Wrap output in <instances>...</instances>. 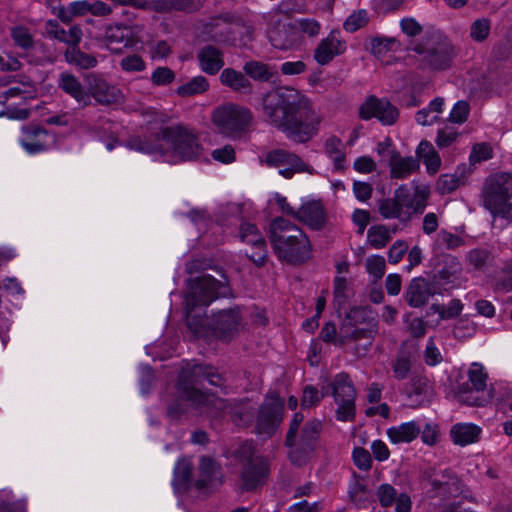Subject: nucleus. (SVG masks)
<instances>
[{"instance_id": "obj_1", "label": "nucleus", "mask_w": 512, "mask_h": 512, "mask_svg": "<svg viewBox=\"0 0 512 512\" xmlns=\"http://www.w3.org/2000/svg\"><path fill=\"white\" fill-rule=\"evenodd\" d=\"M262 111L266 123L296 143H306L315 137L323 120L310 102L293 88L268 92L262 99Z\"/></svg>"}, {"instance_id": "obj_52", "label": "nucleus", "mask_w": 512, "mask_h": 512, "mask_svg": "<svg viewBox=\"0 0 512 512\" xmlns=\"http://www.w3.org/2000/svg\"><path fill=\"white\" fill-rule=\"evenodd\" d=\"M327 394L328 388L326 390L319 391L315 386L307 385L303 389L301 400L302 408H311L318 405Z\"/></svg>"}, {"instance_id": "obj_11", "label": "nucleus", "mask_w": 512, "mask_h": 512, "mask_svg": "<svg viewBox=\"0 0 512 512\" xmlns=\"http://www.w3.org/2000/svg\"><path fill=\"white\" fill-rule=\"evenodd\" d=\"M212 120L223 135L240 138L249 130L253 115L250 109L244 106L226 103L214 110Z\"/></svg>"}, {"instance_id": "obj_62", "label": "nucleus", "mask_w": 512, "mask_h": 512, "mask_svg": "<svg viewBox=\"0 0 512 512\" xmlns=\"http://www.w3.org/2000/svg\"><path fill=\"white\" fill-rule=\"evenodd\" d=\"M490 252L486 249H473L468 255L467 259L475 269H482L490 259Z\"/></svg>"}, {"instance_id": "obj_54", "label": "nucleus", "mask_w": 512, "mask_h": 512, "mask_svg": "<svg viewBox=\"0 0 512 512\" xmlns=\"http://www.w3.org/2000/svg\"><path fill=\"white\" fill-rule=\"evenodd\" d=\"M368 13L366 10H358L352 13L344 22L343 27L347 32H355L368 23Z\"/></svg>"}, {"instance_id": "obj_64", "label": "nucleus", "mask_w": 512, "mask_h": 512, "mask_svg": "<svg viewBox=\"0 0 512 512\" xmlns=\"http://www.w3.org/2000/svg\"><path fill=\"white\" fill-rule=\"evenodd\" d=\"M120 67L126 72H140L145 69V62L139 55L133 54L122 58Z\"/></svg>"}, {"instance_id": "obj_40", "label": "nucleus", "mask_w": 512, "mask_h": 512, "mask_svg": "<svg viewBox=\"0 0 512 512\" xmlns=\"http://www.w3.org/2000/svg\"><path fill=\"white\" fill-rule=\"evenodd\" d=\"M269 40L271 45L279 50H290L298 45L296 33L285 27L271 31Z\"/></svg>"}, {"instance_id": "obj_44", "label": "nucleus", "mask_w": 512, "mask_h": 512, "mask_svg": "<svg viewBox=\"0 0 512 512\" xmlns=\"http://www.w3.org/2000/svg\"><path fill=\"white\" fill-rule=\"evenodd\" d=\"M389 165L391 167V176L393 178L404 179L408 177L416 168V162L411 157L392 156Z\"/></svg>"}, {"instance_id": "obj_16", "label": "nucleus", "mask_w": 512, "mask_h": 512, "mask_svg": "<svg viewBox=\"0 0 512 512\" xmlns=\"http://www.w3.org/2000/svg\"><path fill=\"white\" fill-rule=\"evenodd\" d=\"M284 403L276 392L268 393L261 404L257 421L256 432L268 437L274 435L283 420Z\"/></svg>"}, {"instance_id": "obj_45", "label": "nucleus", "mask_w": 512, "mask_h": 512, "mask_svg": "<svg viewBox=\"0 0 512 512\" xmlns=\"http://www.w3.org/2000/svg\"><path fill=\"white\" fill-rule=\"evenodd\" d=\"M399 41L396 37L377 36L371 38L370 50L377 57H381L389 51H403V49H400Z\"/></svg>"}, {"instance_id": "obj_19", "label": "nucleus", "mask_w": 512, "mask_h": 512, "mask_svg": "<svg viewBox=\"0 0 512 512\" xmlns=\"http://www.w3.org/2000/svg\"><path fill=\"white\" fill-rule=\"evenodd\" d=\"M246 316V310L236 305L213 313L209 325L220 338L230 339L244 328Z\"/></svg>"}, {"instance_id": "obj_39", "label": "nucleus", "mask_w": 512, "mask_h": 512, "mask_svg": "<svg viewBox=\"0 0 512 512\" xmlns=\"http://www.w3.org/2000/svg\"><path fill=\"white\" fill-rule=\"evenodd\" d=\"M132 32L130 27L123 24L109 25L104 32L107 45L123 44L125 47L132 45Z\"/></svg>"}, {"instance_id": "obj_17", "label": "nucleus", "mask_w": 512, "mask_h": 512, "mask_svg": "<svg viewBox=\"0 0 512 512\" xmlns=\"http://www.w3.org/2000/svg\"><path fill=\"white\" fill-rule=\"evenodd\" d=\"M416 187L409 190L400 186L395 192V199H385L379 204L380 214L387 219L399 218L408 220L416 213Z\"/></svg>"}, {"instance_id": "obj_50", "label": "nucleus", "mask_w": 512, "mask_h": 512, "mask_svg": "<svg viewBox=\"0 0 512 512\" xmlns=\"http://www.w3.org/2000/svg\"><path fill=\"white\" fill-rule=\"evenodd\" d=\"M412 354L407 351L406 345L402 346L398 352L397 358L393 364L395 377L405 379L412 367Z\"/></svg>"}, {"instance_id": "obj_53", "label": "nucleus", "mask_w": 512, "mask_h": 512, "mask_svg": "<svg viewBox=\"0 0 512 512\" xmlns=\"http://www.w3.org/2000/svg\"><path fill=\"white\" fill-rule=\"evenodd\" d=\"M491 29L490 20L487 18L476 19L470 27V37L477 42L484 41Z\"/></svg>"}, {"instance_id": "obj_37", "label": "nucleus", "mask_w": 512, "mask_h": 512, "mask_svg": "<svg viewBox=\"0 0 512 512\" xmlns=\"http://www.w3.org/2000/svg\"><path fill=\"white\" fill-rule=\"evenodd\" d=\"M243 71L247 76L259 82H268L278 74L274 67L256 60L246 62Z\"/></svg>"}, {"instance_id": "obj_59", "label": "nucleus", "mask_w": 512, "mask_h": 512, "mask_svg": "<svg viewBox=\"0 0 512 512\" xmlns=\"http://www.w3.org/2000/svg\"><path fill=\"white\" fill-rule=\"evenodd\" d=\"M175 79V73L168 67H157L151 75V81L154 85L164 86L172 83Z\"/></svg>"}, {"instance_id": "obj_26", "label": "nucleus", "mask_w": 512, "mask_h": 512, "mask_svg": "<svg viewBox=\"0 0 512 512\" xmlns=\"http://www.w3.org/2000/svg\"><path fill=\"white\" fill-rule=\"evenodd\" d=\"M196 58L200 70L207 75H216L225 65L223 51L212 44L202 46Z\"/></svg>"}, {"instance_id": "obj_63", "label": "nucleus", "mask_w": 512, "mask_h": 512, "mask_svg": "<svg viewBox=\"0 0 512 512\" xmlns=\"http://www.w3.org/2000/svg\"><path fill=\"white\" fill-rule=\"evenodd\" d=\"M377 497L380 504L384 507L391 506L398 498L397 491L390 484L380 485L377 490Z\"/></svg>"}, {"instance_id": "obj_7", "label": "nucleus", "mask_w": 512, "mask_h": 512, "mask_svg": "<svg viewBox=\"0 0 512 512\" xmlns=\"http://www.w3.org/2000/svg\"><path fill=\"white\" fill-rule=\"evenodd\" d=\"M457 51L441 30L428 27L418 41V68L443 71L452 66Z\"/></svg>"}, {"instance_id": "obj_10", "label": "nucleus", "mask_w": 512, "mask_h": 512, "mask_svg": "<svg viewBox=\"0 0 512 512\" xmlns=\"http://www.w3.org/2000/svg\"><path fill=\"white\" fill-rule=\"evenodd\" d=\"M229 288L225 283L216 280L211 275H202L189 281V290L185 296V309L189 325L190 319L195 318L197 308H206L214 300L225 297Z\"/></svg>"}, {"instance_id": "obj_55", "label": "nucleus", "mask_w": 512, "mask_h": 512, "mask_svg": "<svg viewBox=\"0 0 512 512\" xmlns=\"http://www.w3.org/2000/svg\"><path fill=\"white\" fill-rule=\"evenodd\" d=\"M492 157V149L487 143H479L473 146L472 151L469 156L470 165L468 167L474 166L476 163H480L482 161L488 160ZM472 170V168H470Z\"/></svg>"}, {"instance_id": "obj_3", "label": "nucleus", "mask_w": 512, "mask_h": 512, "mask_svg": "<svg viewBox=\"0 0 512 512\" xmlns=\"http://www.w3.org/2000/svg\"><path fill=\"white\" fill-rule=\"evenodd\" d=\"M125 146L170 164L196 160L203 150L194 130L183 125L165 126L150 135L132 136Z\"/></svg>"}, {"instance_id": "obj_48", "label": "nucleus", "mask_w": 512, "mask_h": 512, "mask_svg": "<svg viewBox=\"0 0 512 512\" xmlns=\"http://www.w3.org/2000/svg\"><path fill=\"white\" fill-rule=\"evenodd\" d=\"M239 237L248 245H263L264 237L257 226L250 222H242L239 228Z\"/></svg>"}, {"instance_id": "obj_30", "label": "nucleus", "mask_w": 512, "mask_h": 512, "mask_svg": "<svg viewBox=\"0 0 512 512\" xmlns=\"http://www.w3.org/2000/svg\"><path fill=\"white\" fill-rule=\"evenodd\" d=\"M471 173L470 167L466 164L459 165L453 174H442L439 176L436 189L440 194H449L464 184L467 176Z\"/></svg>"}, {"instance_id": "obj_36", "label": "nucleus", "mask_w": 512, "mask_h": 512, "mask_svg": "<svg viewBox=\"0 0 512 512\" xmlns=\"http://www.w3.org/2000/svg\"><path fill=\"white\" fill-rule=\"evenodd\" d=\"M433 310V318L427 319L426 323L430 326H436L442 319H452L460 315L463 309V304L459 299H453L450 301L447 308L443 305L433 303L430 306Z\"/></svg>"}, {"instance_id": "obj_14", "label": "nucleus", "mask_w": 512, "mask_h": 512, "mask_svg": "<svg viewBox=\"0 0 512 512\" xmlns=\"http://www.w3.org/2000/svg\"><path fill=\"white\" fill-rule=\"evenodd\" d=\"M332 396L337 404L336 418L339 421H351L355 418L356 390L346 373L337 374L332 383Z\"/></svg>"}, {"instance_id": "obj_42", "label": "nucleus", "mask_w": 512, "mask_h": 512, "mask_svg": "<svg viewBox=\"0 0 512 512\" xmlns=\"http://www.w3.org/2000/svg\"><path fill=\"white\" fill-rule=\"evenodd\" d=\"M204 4V0H162L158 9L166 12L177 11L194 13Z\"/></svg>"}, {"instance_id": "obj_33", "label": "nucleus", "mask_w": 512, "mask_h": 512, "mask_svg": "<svg viewBox=\"0 0 512 512\" xmlns=\"http://www.w3.org/2000/svg\"><path fill=\"white\" fill-rule=\"evenodd\" d=\"M172 485L177 493H184L192 486V465L186 459H179L174 467Z\"/></svg>"}, {"instance_id": "obj_28", "label": "nucleus", "mask_w": 512, "mask_h": 512, "mask_svg": "<svg viewBox=\"0 0 512 512\" xmlns=\"http://www.w3.org/2000/svg\"><path fill=\"white\" fill-rule=\"evenodd\" d=\"M220 83L234 92L248 95L252 93L253 85L245 73L233 68H225L219 76Z\"/></svg>"}, {"instance_id": "obj_51", "label": "nucleus", "mask_w": 512, "mask_h": 512, "mask_svg": "<svg viewBox=\"0 0 512 512\" xmlns=\"http://www.w3.org/2000/svg\"><path fill=\"white\" fill-rule=\"evenodd\" d=\"M367 239L371 246L381 249L391 240V233L384 225H374L368 229Z\"/></svg>"}, {"instance_id": "obj_34", "label": "nucleus", "mask_w": 512, "mask_h": 512, "mask_svg": "<svg viewBox=\"0 0 512 512\" xmlns=\"http://www.w3.org/2000/svg\"><path fill=\"white\" fill-rule=\"evenodd\" d=\"M68 64L79 69H91L97 66L98 60L94 54L82 51L78 44L68 47L64 53Z\"/></svg>"}, {"instance_id": "obj_21", "label": "nucleus", "mask_w": 512, "mask_h": 512, "mask_svg": "<svg viewBox=\"0 0 512 512\" xmlns=\"http://www.w3.org/2000/svg\"><path fill=\"white\" fill-rule=\"evenodd\" d=\"M87 94L100 105L108 106L119 102L122 99L121 90L110 84L103 76L91 73L86 77Z\"/></svg>"}, {"instance_id": "obj_43", "label": "nucleus", "mask_w": 512, "mask_h": 512, "mask_svg": "<svg viewBox=\"0 0 512 512\" xmlns=\"http://www.w3.org/2000/svg\"><path fill=\"white\" fill-rule=\"evenodd\" d=\"M418 369V406L429 405L436 396L434 382Z\"/></svg>"}, {"instance_id": "obj_31", "label": "nucleus", "mask_w": 512, "mask_h": 512, "mask_svg": "<svg viewBox=\"0 0 512 512\" xmlns=\"http://www.w3.org/2000/svg\"><path fill=\"white\" fill-rule=\"evenodd\" d=\"M481 428L473 423H456L451 427L452 441L460 446H466L479 440Z\"/></svg>"}, {"instance_id": "obj_32", "label": "nucleus", "mask_w": 512, "mask_h": 512, "mask_svg": "<svg viewBox=\"0 0 512 512\" xmlns=\"http://www.w3.org/2000/svg\"><path fill=\"white\" fill-rule=\"evenodd\" d=\"M220 467L210 457L202 456L199 460V476L195 482L197 489L208 488L218 479Z\"/></svg>"}, {"instance_id": "obj_9", "label": "nucleus", "mask_w": 512, "mask_h": 512, "mask_svg": "<svg viewBox=\"0 0 512 512\" xmlns=\"http://www.w3.org/2000/svg\"><path fill=\"white\" fill-rule=\"evenodd\" d=\"M481 202L494 218L512 222V174L490 175L483 184Z\"/></svg>"}, {"instance_id": "obj_61", "label": "nucleus", "mask_w": 512, "mask_h": 512, "mask_svg": "<svg viewBox=\"0 0 512 512\" xmlns=\"http://www.w3.org/2000/svg\"><path fill=\"white\" fill-rule=\"evenodd\" d=\"M495 288L505 292L512 291V264L503 266L501 275L495 281Z\"/></svg>"}, {"instance_id": "obj_56", "label": "nucleus", "mask_w": 512, "mask_h": 512, "mask_svg": "<svg viewBox=\"0 0 512 512\" xmlns=\"http://www.w3.org/2000/svg\"><path fill=\"white\" fill-rule=\"evenodd\" d=\"M423 359L428 366H436L443 360L442 354L436 347L433 338H429L426 343L423 351Z\"/></svg>"}, {"instance_id": "obj_25", "label": "nucleus", "mask_w": 512, "mask_h": 512, "mask_svg": "<svg viewBox=\"0 0 512 512\" xmlns=\"http://www.w3.org/2000/svg\"><path fill=\"white\" fill-rule=\"evenodd\" d=\"M58 87L71 96L81 108L91 105V99L87 94V88L83 86L78 77L73 73L65 71L59 74L57 79Z\"/></svg>"}, {"instance_id": "obj_6", "label": "nucleus", "mask_w": 512, "mask_h": 512, "mask_svg": "<svg viewBox=\"0 0 512 512\" xmlns=\"http://www.w3.org/2000/svg\"><path fill=\"white\" fill-rule=\"evenodd\" d=\"M253 23L236 12H223L205 25V33L217 44L248 47L254 40Z\"/></svg>"}, {"instance_id": "obj_18", "label": "nucleus", "mask_w": 512, "mask_h": 512, "mask_svg": "<svg viewBox=\"0 0 512 512\" xmlns=\"http://www.w3.org/2000/svg\"><path fill=\"white\" fill-rule=\"evenodd\" d=\"M365 314L366 310L362 308H354L350 310L338 333L337 342L339 345H343L347 341H357L360 339L369 340V346L372 344V339L377 333V329L375 324H365L360 322V319H364Z\"/></svg>"}, {"instance_id": "obj_24", "label": "nucleus", "mask_w": 512, "mask_h": 512, "mask_svg": "<svg viewBox=\"0 0 512 512\" xmlns=\"http://www.w3.org/2000/svg\"><path fill=\"white\" fill-rule=\"evenodd\" d=\"M269 475L268 462L262 458H250L243 466L241 473L242 488L245 491H252L262 486Z\"/></svg>"}, {"instance_id": "obj_29", "label": "nucleus", "mask_w": 512, "mask_h": 512, "mask_svg": "<svg viewBox=\"0 0 512 512\" xmlns=\"http://www.w3.org/2000/svg\"><path fill=\"white\" fill-rule=\"evenodd\" d=\"M45 33L48 37L56 39L68 45L79 44L82 39V30L78 26H72L65 30L56 20H48L45 24Z\"/></svg>"}, {"instance_id": "obj_5", "label": "nucleus", "mask_w": 512, "mask_h": 512, "mask_svg": "<svg viewBox=\"0 0 512 512\" xmlns=\"http://www.w3.org/2000/svg\"><path fill=\"white\" fill-rule=\"evenodd\" d=\"M303 414L297 412L290 421L285 445L289 448V459L296 466H303L318 447L323 425L313 418L303 423Z\"/></svg>"}, {"instance_id": "obj_4", "label": "nucleus", "mask_w": 512, "mask_h": 512, "mask_svg": "<svg viewBox=\"0 0 512 512\" xmlns=\"http://www.w3.org/2000/svg\"><path fill=\"white\" fill-rule=\"evenodd\" d=\"M269 239L280 261L299 265L311 258L312 245L307 235L283 217H277L270 223Z\"/></svg>"}, {"instance_id": "obj_15", "label": "nucleus", "mask_w": 512, "mask_h": 512, "mask_svg": "<svg viewBox=\"0 0 512 512\" xmlns=\"http://www.w3.org/2000/svg\"><path fill=\"white\" fill-rule=\"evenodd\" d=\"M260 162L267 167L277 168L279 174L291 179L296 173H312V169L297 154L286 149H273L260 156Z\"/></svg>"}, {"instance_id": "obj_41", "label": "nucleus", "mask_w": 512, "mask_h": 512, "mask_svg": "<svg viewBox=\"0 0 512 512\" xmlns=\"http://www.w3.org/2000/svg\"><path fill=\"white\" fill-rule=\"evenodd\" d=\"M387 435L392 443H410L416 438V423L410 421L391 427L387 430Z\"/></svg>"}, {"instance_id": "obj_47", "label": "nucleus", "mask_w": 512, "mask_h": 512, "mask_svg": "<svg viewBox=\"0 0 512 512\" xmlns=\"http://www.w3.org/2000/svg\"><path fill=\"white\" fill-rule=\"evenodd\" d=\"M209 88V83L206 77L198 75L193 77L187 83L179 86L176 90L177 94L181 97H189L196 94H202Z\"/></svg>"}, {"instance_id": "obj_20", "label": "nucleus", "mask_w": 512, "mask_h": 512, "mask_svg": "<svg viewBox=\"0 0 512 512\" xmlns=\"http://www.w3.org/2000/svg\"><path fill=\"white\" fill-rule=\"evenodd\" d=\"M399 116L397 108L385 98L368 97L359 107V117L362 120L376 118L383 125H392Z\"/></svg>"}, {"instance_id": "obj_57", "label": "nucleus", "mask_w": 512, "mask_h": 512, "mask_svg": "<svg viewBox=\"0 0 512 512\" xmlns=\"http://www.w3.org/2000/svg\"><path fill=\"white\" fill-rule=\"evenodd\" d=\"M438 246H444L448 250H454L464 245V239L448 231L441 230L437 237Z\"/></svg>"}, {"instance_id": "obj_58", "label": "nucleus", "mask_w": 512, "mask_h": 512, "mask_svg": "<svg viewBox=\"0 0 512 512\" xmlns=\"http://www.w3.org/2000/svg\"><path fill=\"white\" fill-rule=\"evenodd\" d=\"M385 259L382 256H372L366 261V269L375 280L381 279L385 274Z\"/></svg>"}, {"instance_id": "obj_27", "label": "nucleus", "mask_w": 512, "mask_h": 512, "mask_svg": "<svg viewBox=\"0 0 512 512\" xmlns=\"http://www.w3.org/2000/svg\"><path fill=\"white\" fill-rule=\"evenodd\" d=\"M295 218L313 230L322 229L326 221L324 208L321 202L316 200L303 203L296 211Z\"/></svg>"}, {"instance_id": "obj_60", "label": "nucleus", "mask_w": 512, "mask_h": 512, "mask_svg": "<svg viewBox=\"0 0 512 512\" xmlns=\"http://www.w3.org/2000/svg\"><path fill=\"white\" fill-rule=\"evenodd\" d=\"M155 381L153 369L149 365L140 366V391L143 395L149 394Z\"/></svg>"}, {"instance_id": "obj_23", "label": "nucleus", "mask_w": 512, "mask_h": 512, "mask_svg": "<svg viewBox=\"0 0 512 512\" xmlns=\"http://www.w3.org/2000/svg\"><path fill=\"white\" fill-rule=\"evenodd\" d=\"M346 49V41L342 39L340 31L332 30L316 46L313 57L319 65L325 66L335 57L344 54Z\"/></svg>"}, {"instance_id": "obj_12", "label": "nucleus", "mask_w": 512, "mask_h": 512, "mask_svg": "<svg viewBox=\"0 0 512 512\" xmlns=\"http://www.w3.org/2000/svg\"><path fill=\"white\" fill-rule=\"evenodd\" d=\"M211 408H208L203 415L211 418H222L229 416L237 426H248L252 423L254 409L250 406L248 399H215Z\"/></svg>"}, {"instance_id": "obj_22", "label": "nucleus", "mask_w": 512, "mask_h": 512, "mask_svg": "<svg viewBox=\"0 0 512 512\" xmlns=\"http://www.w3.org/2000/svg\"><path fill=\"white\" fill-rule=\"evenodd\" d=\"M54 141V135L37 124L24 125L19 138L20 145L29 154L47 151Z\"/></svg>"}, {"instance_id": "obj_35", "label": "nucleus", "mask_w": 512, "mask_h": 512, "mask_svg": "<svg viewBox=\"0 0 512 512\" xmlns=\"http://www.w3.org/2000/svg\"><path fill=\"white\" fill-rule=\"evenodd\" d=\"M420 160L423 161L428 174L434 175L439 171L441 158L433 145L426 140L418 144V163Z\"/></svg>"}, {"instance_id": "obj_46", "label": "nucleus", "mask_w": 512, "mask_h": 512, "mask_svg": "<svg viewBox=\"0 0 512 512\" xmlns=\"http://www.w3.org/2000/svg\"><path fill=\"white\" fill-rule=\"evenodd\" d=\"M90 1L79 0L68 3L59 11V18L65 23L72 21L74 17H82L89 14Z\"/></svg>"}, {"instance_id": "obj_38", "label": "nucleus", "mask_w": 512, "mask_h": 512, "mask_svg": "<svg viewBox=\"0 0 512 512\" xmlns=\"http://www.w3.org/2000/svg\"><path fill=\"white\" fill-rule=\"evenodd\" d=\"M401 32L395 36L403 51H416V20L412 17L400 21Z\"/></svg>"}, {"instance_id": "obj_8", "label": "nucleus", "mask_w": 512, "mask_h": 512, "mask_svg": "<svg viewBox=\"0 0 512 512\" xmlns=\"http://www.w3.org/2000/svg\"><path fill=\"white\" fill-rule=\"evenodd\" d=\"M420 489L431 499L439 498L446 501L461 497L470 502H476L469 488L451 469L429 468L421 473Z\"/></svg>"}, {"instance_id": "obj_13", "label": "nucleus", "mask_w": 512, "mask_h": 512, "mask_svg": "<svg viewBox=\"0 0 512 512\" xmlns=\"http://www.w3.org/2000/svg\"><path fill=\"white\" fill-rule=\"evenodd\" d=\"M487 374L479 363H472L468 370V380L459 384L458 400L469 406H484L489 398L485 396Z\"/></svg>"}, {"instance_id": "obj_49", "label": "nucleus", "mask_w": 512, "mask_h": 512, "mask_svg": "<svg viewBox=\"0 0 512 512\" xmlns=\"http://www.w3.org/2000/svg\"><path fill=\"white\" fill-rule=\"evenodd\" d=\"M10 35L14 44L23 50H29L34 46V37L26 26L17 25L12 27Z\"/></svg>"}, {"instance_id": "obj_2", "label": "nucleus", "mask_w": 512, "mask_h": 512, "mask_svg": "<svg viewBox=\"0 0 512 512\" xmlns=\"http://www.w3.org/2000/svg\"><path fill=\"white\" fill-rule=\"evenodd\" d=\"M206 380L210 385L219 387L226 394V378L216 368L208 365L187 362L182 367L177 383V396L167 405V417L174 422L203 415L211 408L215 399L220 397L196 388Z\"/></svg>"}]
</instances>
